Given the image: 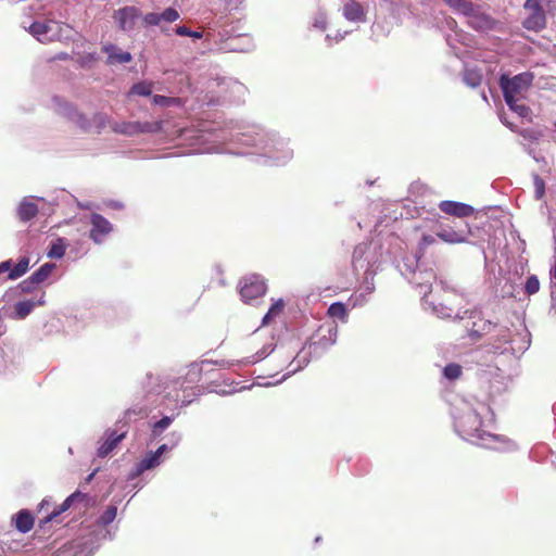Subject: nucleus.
Returning <instances> with one entry per match:
<instances>
[{
  "mask_svg": "<svg viewBox=\"0 0 556 556\" xmlns=\"http://www.w3.org/2000/svg\"><path fill=\"white\" fill-rule=\"evenodd\" d=\"M93 476H94V472L90 473V475L88 476V478H87V482H89V481L93 478Z\"/></svg>",
  "mask_w": 556,
  "mask_h": 556,
  "instance_id": "61",
  "label": "nucleus"
},
{
  "mask_svg": "<svg viewBox=\"0 0 556 556\" xmlns=\"http://www.w3.org/2000/svg\"><path fill=\"white\" fill-rule=\"evenodd\" d=\"M102 51L108 55L106 64L109 65L126 64L132 60V55L129 52L123 51L112 43L104 45Z\"/></svg>",
  "mask_w": 556,
  "mask_h": 556,
  "instance_id": "18",
  "label": "nucleus"
},
{
  "mask_svg": "<svg viewBox=\"0 0 556 556\" xmlns=\"http://www.w3.org/2000/svg\"><path fill=\"white\" fill-rule=\"evenodd\" d=\"M240 295L245 303L263 296L267 290L264 278L256 274L245 276L240 281Z\"/></svg>",
  "mask_w": 556,
  "mask_h": 556,
  "instance_id": "8",
  "label": "nucleus"
},
{
  "mask_svg": "<svg viewBox=\"0 0 556 556\" xmlns=\"http://www.w3.org/2000/svg\"><path fill=\"white\" fill-rule=\"evenodd\" d=\"M366 9L364 5L356 0H344L342 7L343 17L352 23H364L366 22Z\"/></svg>",
  "mask_w": 556,
  "mask_h": 556,
  "instance_id": "16",
  "label": "nucleus"
},
{
  "mask_svg": "<svg viewBox=\"0 0 556 556\" xmlns=\"http://www.w3.org/2000/svg\"><path fill=\"white\" fill-rule=\"evenodd\" d=\"M152 90H153L152 83L142 81V83L135 84L131 87L130 93L147 97L152 93Z\"/></svg>",
  "mask_w": 556,
  "mask_h": 556,
  "instance_id": "37",
  "label": "nucleus"
},
{
  "mask_svg": "<svg viewBox=\"0 0 556 556\" xmlns=\"http://www.w3.org/2000/svg\"><path fill=\"white\" fill-rule=\"evenodd\" d=\"M313 26L320 30L326 29L327 16L324 12H318L313 18Z\"/></svg>",
  "mask_w": 556,
  "mask_h": 556,
  "instance_id": "46",
  "label": "nucleus"
},
{
  "mask_svg": "<svg viewBox=\"0 0 556 556\" xmlns=\"http://www.w3.org/2000/svg\"><path fill=\"white\" fill-rule=\"evenodd\" d=\"M453 418L457 433L473 444L497 451L515 448V443L507 438L484 429L492 421V412L482 402L462 400L454 407Z\"/></svg>",
  "mask_w": 556,
  "mask_h": 556,
  "instance_id": "1",
  "label": "nucleus"
},
{
  "mask_svg": "<svg viewBox=\"0 0 556 556\" xmlns=\"http://www.w3.org/2000/svg\"><path fill=\"white\" fill-rule=\"evenodd\" d=\"M118 425L119 422L116 424L117 429H108L99 441L97 451L99 457H106L125 438L127 433L125 425L123 424L121 427Z\"/></svg>",
  "mask_w": 556,
  "mask_h": 556,
  "instance_id": "10",
  "label": "nucleus"
},
{
  "mask_svg": "<svg viewBox=\"0 0 556 556\" xmlns=\"http://www.w3.org/2000/svg\"><path fill=\"white\" fill-rule=\"evenodd\" d=\"M87 501V494L79 491L71 494L61 505L55 507L52 511L48 513L39 520V527L45 528L47 523L59 522L60 515L70 509L75 503H83Z\"/></svg>",
  "mask_w": 556,
  "mask_h": 556,
  "instance_id": "12",
  "label": "nucleus"
},
{
  "mask_svg": "<svg viewBox=\"0 0 556 556\" xmlns=\"http://www.w3.org/2000/svg\"><path fill=\"white\" fill-rule=\"evenodd\" d=\"M365 301H366V299H365V296H364V293H363V292H361L358 295H356V296H355L354 305H356V304H361V303H363V302H365Z\"/></svg>",
  "mask_w": 556,
  "mask_h": 556,
  "instance_id": "58",
  "label": "nucleus"
},
{
  "mask_svg": "<svg viewBox=\"0 0 556 556\" xmlns=\"http://www.w3.org/2000/svg\"><path fill=\"white\" fill-rule=\"evenodd\" d=\"M175 31L179 36H189V37H192V38H195V39H201L202 38V33L190 30L186 26H178L175 29Z\"/></svg>",
  "mask_w": 556,
  "mask_h": 556,
  "instance_id": "47",
  "label": "nucleus"
},
{
  "mask_svg": "<svg viewBox=\"0 0 556 556\" xmlns=\"http://www.w3.org/2000/svg\"><path fill=\"white\" fill-rule=\"evenodd\" d=\"M439 208L445 214L457 217H467L473 213L472 206L455 201H442Z\"/></svg>",
  "mask_w": 556,
  "mask_h": 556,
  "instance_id": "21",
  "label": "nucleus"
},
{
  "mask_svg": "<svg viewBox=\"0 0 556 556\" xmlns=\"http://www.w3.org/2000/svg\"><path fill=\"white\" fill-rule=\"evenodd\" d=\"M285 307L282 300H278L271 304L266 315L263 317V325H268L276 316H278Z\"/></svg>",
  "mask_w": 556,
  "mask_h": 556,
  "instance_id": "32",
  "label": "nucleus"
},
{
  "mask_svg": "<svg viewBox=\"0 0 556 556\" xmlns=\"http://www.w3.org/2000/svg\"><path fill=\"white\" fill-rule=\"evenodd\" d=\"M443 375L448 380H455L462 375V367L457 364H448L443 368Z\"/></svg>",
  "mask_w": 556,
  "mask_h": 556,
  "instance_id": "39",
  "label": "nucleus"
},
{
  "mask_svg": "<svg viewBox=\"0 0 556 556\" xmlns=\"http://www.w3.org/2000/svg\"><path fill=\"white\" fill-rule=\"evenodd\" d=\"M346 34H348V31H344V33L337 31L334 36L328 34L326 36V40L329 42V45H331L332 41L339 42L340 40H342L345 37Z\"/></svg>",
  "mask_w": 556,
  "mask_h": 556,
  "instance_id": "52",
  "label": "nucleus"
},
{
  "mask_svg": "<svg viewBox=\"0 0 556 556\" xmlns=\"http://www.w3.org/2000/svg\"><path fill=\"white\" fill-rule=\"evenodd\" d=\"M90 238L96 243H101L104 237L112 231V224L99 214H92L91 219Z\"/></svg>",
  "mask_w": 556,
  "mask_h": 556,
  "instance_id": "15",
  "label": "nucleus"
},
{
  "mask_svg": "<svg viewBox=\"0 0 556 556\" xmlns=\"http://www.w3.org/2000/svg\"><path fill=\"white\" fill-rule=\"evenodd\" d=\"M173 435H175V439H176L174 444L178 443L180 440V434L173 433Z\"/></svg>",
  "mask_w": 556,
  "mask_h": 556,
  "instance_id": "60",
  "label": "nucleus"
},
{
  "mask_svg": "<svg viewBox=\"0 0 556 556\" xmlns=\"http://www.w3.org/2000/svg\"><path fill=\"white\" fill-rule=\"evenodd\" d=\"M525 9L530 11L529 16L523 21V26L529 30H541L545 26V14L539 5L538 0H527Z\"/></svg>",
  "mask_w": 556,
  "mask_h": 556,
  "instance_id": "13",
  "label": "nucleus"
},
{
  "mask_svg": "<svg viewBox=\"0 0 556 556\" xmlns=\"http://www.w3.org/2000/svg\"><path fill=\"white\" fill-rule=\"evenodd\" d=\"M116 515H117V508L116 506H109L104 511L103 514L100 516L99 518V523L101 526H108L110 525L111 522L114 521V519L116 518Z\"/></svg>",
  "mask_w": 556,
  "mask_h": 556,
  "instance_id": "38",
  "label": "nucleus"
},
{
  "mask_svg": "<svg viewBox=\"0 0 556 556\" xmlns=\"http://www.w3.org/2000/svg\"><path fill=\"white\" fill-rule=\"evenodd\" d=\"M12 521L14 522L15 528L22 533L29 532L34 527V517L27 509L20 510L12 518Z\"/></svg>",
  "mask_w": 556,
  "mask_h": 556,
  "instance_id": "23",
  "label": "nucleus"
},
{
  "mask_svg": "<svg viewBox=\"0 0 556 556\" xmlns=\"http://www.w3.org/2000/svg\"><path fill=\"white\" fill-rule=\"evenodd\" d=\"M549 275L552 279H556V255L554 256V264L551 267Z\"/></svg>",
  "mask_w": 556,
  "mask_h": 556,
  "instance_id": "57",
  "label": "nucleus"
},
{
  "mask_svg": "<svg viewBox=\"0 0 556 556\" xmlns=\"http://www.w3.org/2000/svg\"><path fill=\"white\" fill-rule=\"evenodd\" d=\"M364 275H365L364 291L366 292V294H370L375 290V287H374V283H372V277L375 275V271H370V273L364 274Z\"/></svg>",
  "mask_w": 556,
  "mask_h": 556,
  "instance_id": "49",
  "label": "nucleus"
},
{
  "mask_svg": "<svg viewBox=\"0 0 556 556\" xmlns=\"http://www.w3.org/2000/svg\"><path fill=\"white\" fill-rule=\"evenodd\" d=\"M65 251L66 245L64 243V240L56 239L55 241L52 242L47 255L51 258H61L64 256Z\"/></svg>",
  "mask_w": 556,
  "mask_h": 556,
  "instance_id": "31",
  "label": "nucleus"
},
{
  "mask_svg": "<svg viewBox=\"0 0 556 556\" xmlns=\"http://www.w3.org/2000/svg\"><path fill=\"white\" fill-rule=\"evenodd\" d=\"M533 184H534V193L536 199H541L544 195L545 192V184L544 180L539 176H533Z\"/></svg>",
  "mask_w": 556,
  "mask_h": 556,
  "instance_id": "45",
  "label": "nucleus"
},
{
  "mask_svg": "<svg viewBox=\"0 0 556 556\" xmlns=\"http://www.w3.org/2000/svg\"><path fill=\"white\" fill-rule=\"evenodd\" d=\"M437 280V276L432 269H418L414 271L412 282L420 288V292H422V301L426 309H430L432 313H434L438 317L441 318H450L455 317L457 319H465V318H475L476 312L465 309L462 311L459 308L455 309L452 306V302L454 299L457 298L456 294L452 292L445 291V286L443 281H440V283L437 286L441 288L442 291H444L445 296L443 298V302H438L435 299H430V292L432 282Z\"/></svg>",
  "mask_w": 556,
  "mask_h": 556,
  "instance_id": "2",
  "label": "nucleus"
},
{
  "mask_svg": "<svg viewBox=\"0 0 556 556\" xmlns=\"http://www.w3.org/2000/svg\"><path fill=\"white\" fill-rule=\"evenodd\" d=\"M210 362L208 361H203L201 364H191L189 366V369H188V372H187V378L190 382H195L200 379L201 377V374H202V367L204 365H208Z\"/></svg>",
  "mask_w": 556,
  "mask_h": 556,
  "instance_id": "36",
  "label": "nucleus"
},
{
  "mask_svg": "<svg viewBox=\"0 0 556 556\" xmlns=\"http://www.w3.org/2000/svg\"><path fill=\"white\" fill-rule=\"evenodd\" d=\"M113 130L126 136H135L142 132H157L161 130L160 122H122L115 123Z\"/></svg>",
  "mask_w": 556,
  "mask_h": 556,
  "instance_id": "11",
  "label": "nucleus"
},
{
  "mask_svg": "<svg viewBox=\"0 0 556 556\" xmlns=\"http://www.w3.org/2000/svg\"><path fill=\"white\" fill-rule=\"evenodd\" d=\"M173 422V417L165 416L152 426V435L157 438L161 435Z\"/></svg>",
  "mask_w": 556,
  "mask_h": 556,
  "instance_id": "35",
  "label": "nucleus"
},
{
  "mask_svg": "<svg viewBox=\"0 0 556 556\" xmlns=\"http://www.w3.org/2000/svg\"><path fill=\"white\" fill-rule=\"evenodd\" d=\"M540 290V281L535 275L527 278L525 283V291L528 295L535 294Z\"/></svg>",
  "mask_w": 556,
  "mask_h": 556,
  "instance_id": "40",
  "label": "nucleus"
},
{
  "mask_svg": "<svg viewBox=\"0 0 556 556\" xmlns=\"http://www.w3.org/2000/svg\"><path fill=\"white\" fill-rule=\"evenodd\" d=\"M378 242L361 243L353 253V266L355 270H364V274L375 271V266L380 262L381 254Z\"/></svg>",
  "mask_w": 556,
  "mask_h": 556,
  "instance_id": "6",
  "label": "nucleus"
},
{
  "mask_svg": "<svg viewBox=\"0 0 556 556\" xmlns=\"http://www.w3.org/2000/svg\"><path fill=\"white\" fill-rule=\"evenodd\" d=\"M434 241H435V239H434L433 236H431V235H424L422 238H421V242L420 243H421L422 247H428V245L434 243Z\"/></svg>",
  "mask_w": 556,
  "mask_h": 556,
  "instance_id": "53",
  "label": "nucleus"
},
{
  "mask_svg": "<svg viewBox=\"0 0 556 556\" xmlns=\"http://www.w3.org/2000/svg\"><path fill=\"white\" fill-rule=\"evenodd\" d=\"M51 505V500L50 498H43L41 501V503L39 504V509L38 511L39 513H42L47 507H49Z\"/></svg>",
  "mask_w": 556,
  "mask_h": 556,
  "instance_id": "56",
  "label": "nucleus"
},
{
  "mask_svg": "<svg viewBox=\"0 0 556 556\" xmlns=\"http://www.w3.org/2000/svg\"><path fill=\"white\" fill-rule=\"evenodd\" d=\"M328 314L331 316V317H337V318H345L346 316V308H345V305L340 303V302H337V303H333L329 306L328 308Z\"/></svg>",
  "mask_w": 556,
  "mask_h": 556,
  "instance_id": "41",
  "label": "nucleus"
},
{
  "mask_svg": "<svg viewBox=\"0 0 556 556\" xmlns=\"http://www.w3.org/2000/svg\"><path fill=\"white\" fill-rule=\"evenodd\" d=\"M497 326L492 324L490 320L480 319L479 323L475 321L470 329L472 334L482 336L484 333H490L493 329H496Z\"/></svg>",
  "mask_w": 556,
  "mask_h": 556,
  "instance_id": "30",
  "label": "nucleus"
},
{
  "mask_svg": "<svg viewBox=\"0 0 556 556\" xmlns=\"http://www.w3.org/2000/svg\"><path fill=\"white\" fill-rule=\"evenodd\" d=\"M160 14L161 13H154V12L148 13V14L144 15L143 21L148 25L157 26L162 22V18L160 17Z\"/></svg>",
  "mask_w": 556,
  "mask_h": 556,
  "instance_id": "48",
  "label": "nucleus"
},
{
  "mask_svg": "<svg viewBox=\"0 0 556 556\" xmlns=\"http://www.w3.org/2000/svg\"><path fill=\"white\" fill-rule=\"evenodd\" d=\"M37 213V204L28 198H24L17 206V216L22 222L30 220Z\"/></svg>",
  "mask_w": 556,
  "mask_h": 556,
  "instance_id": "24",
  "label": "nucleus"
},
{
  "mask_svg": "<svg viewBox=\"0 0 556 556\" xmlns=\"http://www.w3.org/2000/svg\"><path fill=\"white\" fill-rule=\"evenodd\" d=\"M153 103L156 104V105H161V106H170V105L178 104L179 103V99L178 98H173V97H165V96L155 94L153 97Z\"/></svg>",
  "mask_w": 556,
  "mask_h": 556,
  "instance_id": "42",
  "label": "nucleus"
},
{
  "mask_svg": "<svg viewBox=\"0 0 556 556\" xmlns=\"http://www.w3.org/2000/svg\"><path fill=\"white\" fill-rule=\"evenodd\" d=\"M451 10L457 14L466 16L471 14L475 9V4L471 0H442Z\"/></svg>",
  "mask_w": 556,
  "mask_h": 556,
  "instance_id": "25",
  "label": "nucleus"
},
{
  "mask_svg": "<svg viewBox=\"0 0 556 556\" xmlns=\"http://www.w3.org/2000/svg\"><path fill=\"white\" fill-rule=\"evenodd\" d=\"M522 136H523V137H528V132H527V131H523V132H522Z\"/></svg>",
  "mask_w": 556,
  "mask_h": 556,
  "instance_id": "64",
  "label": "nucleus"
},
{
  "mask_svg": "<svg viewBox=\"0 0 556 556\" xmlns=\"http://www.w3.org/2000/svg\"><path fill=\"white\" fill-rule=\"evenodd\" d=\"M509 109L520 117H528L530 109L522 102V99H514V102L506 103Z\"/></svg>",
  "mask_w": 556,
  "mask_h": 556,
  "instance_id": "34",
  "label": "nucleus"
},
{
  "mask_svg": "<svg viewBox=\"0 0 556 556\" xmlns=\"http://www.w3.org/2000/svg\"><path fill=\"white\" fill-rule=\"evenodd\" d=\"M35 285L36 283L34 281H31V278L28 277V279L22 281L18 287L23 293H29L33 291V288Z\"/></svg>",
  "mask_w": 556,
  "mask_h": 556,
  "instance_id": "51",
  "label": "nucleus"
},
{
  "mask_svg": "<svg viewBox=\"0 0 556 556\" xmlns=\"http://www.w3.org/2000/svg\"><path fill=\"white\" fill-rule=\"evenodd\" d=\"M160 17L162 18V22L173 23L177 21L180 15L176 9L167 8L160 14Z\"/></svg>",
  "mask_w": 556,
  "mask_h": 556,
  "instance_id": "43",
  "label": "nucleus"
},
{
  "mask_svg": "<svg viewBox=\"0 0 556 556\" xmlns=\"http://www.w3.org/2000/svg\"><path fill=\"white\" fill-rule=\"evenodd\" d=\"M55 264L53 263H46L41 265L35 273H33L29 277L31 278V281H34L36 285L42 283L48 279V277L52 274V271L55 269Z\"/></svg>",
  "mask_w": 556,
  "mask_h": 556,
  "instance_id": "26",
  "label": "nucleus"
},
{
  "mask_svg": "<svg viewBox=\"0 0 556 556\" xmlns=\"http://www.w3.org/2000/svg\"><path fill=\"white\" fill-rule=\"evenodd\" d=\"M533 75L525 72L508 78L505 75L501 77L500 85L503 90L506 103L514 102V99H523L526 92L531 86Z\"/></svg>",
  "mask_w": 556,
  "mask_h": 556,
  "instance_id": "5",
  "label": "nucleus"
},
{
  "mask_svg": "<svg viewBox=\"0 0 556 556\" xmlns=\"http://www.w3.org/2000/svg\"><path fill=\"white\" fill-rule=\"evenodd\" d=\"M61 25L58 22H34L28 31L40 42L47 43L60 39Z\"/></svg>",
  "mask_w": 556,
  "mask_h": 556,
  "instance_id": "9",
  "label": "nucleus"
},
{
  "mask_svg": "<svg viewBox=\"0 0 556 556\" xmlns=\"http://www.w3.org/2000/svg\"><path fill=\"white\" fill-rule=\"evenodd\" d=\"M169 448H170V447H169L168 445H166V444H162V445H161V446H159V448H157L155 452H153V453H154L155 455H157V457H159V458H162V455H163L165 452L169 451Z\"/></svg>",
  "mask_w": 556,
  "mask_h": 556,
  "instance_id": "55",
  "label": "nucleus"
},
{
  "mask_svg": "<svg viewBox=\"0 0 556 556\" xmlns=\"http://www.w3.org/2000/svg\"><path fill=\"white\" fill-rule=\"evenodd\" d=\"M29 268V258L27 256H23L18 263L10 270L9 279L15 280L22 277Z\"/></svg>",
  "mask_w": 556,
  "mask_h": 556,
  "instance_id": "29",
  "label": "nucleus"
},
{
  "mask_svg": "<svg viewBox=\"0 0 556 556\" xmlns=\"http://www.w3.org/2000/svg\"><path fill=\"white\" fill-rule=\"evenodd\" d=\"M273 346L271 344H268V345H265L262 351L257 352L254 356H252L251 358H249L247 361L248 364H254V363H257L260 362L261 359H263L264 357H266L268 354H270L273 352Z\"/></svg>",
  "mask_w": 556,
  "mask_h": 556,
  "instance_id": "44",
  "label": "nucleus"
},
{
  "mask_svg": "<svg viewBox=\"0 0 556 556\" xmlns=\"http://www.w3.org/2000/svg\"><path fill=\"white\" fill-rule=\"evenodd\" d=\"M138 16V10L134 7H125L114 14V20L123 30H129L134 27Z\"/></svg>",
  "mask_w": 556,
  "mask_h": 556,
  "instance_id": "20",
  "label": "nucleus"
},
{
  "mask_svg": "<svg viewBox=\"0 0 556 556\" xmlns=\"http://www.w3.org/2000/svg\"><path fill=\"white\" fill-rule=\"evenodd\" d=\"M11 266H12L11 260L0 263V274H3L5 271L10 273V270L12 269Z\"/></svg>",
  "mask_w": 556,
  "mask_h": 556,
  "instance_id": "54",
  "label": "nucleus"
},
{
  "mask_svg": "<svg viewBox=\"0 0 556 556\" xmlns=\"http://www.w3.org/2000/svg\"><path fill=\"white\" fill-rule=\"evenodd\" d=\"M448 25L451 26L453 33L446 36L447 43L453 49H455L454 41H462L463 45L468 46L469 43L467 41L469 40V38L462 30L456 29V22L452 20L451 22H448Z\"/></svg>",
  "mask_w": 556,
  "mask_h": 556,
  "instance_id": "27",
  "label": "nucleus"
},
{
  "mask_svg": "<svg viewBox=\"0 0 556 556\" xmlns=\"http://www.w3.org/2000/svg\"><path fill=\"white\" fill-rule=\"evenodd\" d=\"M523 332H525V337L528 338L529 337V332L526 329L523 330Z\"/></svg>",
  "mask_w": 556,
  "mask_h": 556,
  "instance_id": "62",
  "label": "nucleus"
},
{
  "mask_svg": "<svg viewBox=\"0 0 556 556\" xmlns=\"http://www.w3.org/2000/svg\"><path fill=\"white\" fill-rule=\"evenodd\" d=\"M294 363H298V365L295 367H293L289 374L291 372H295L296 370H299L300 368H302L303 366H305L307 363H308V359L306 358L305 355H298L296 358L290 364V365H293Z\"/></svg>",
  "mask_w": 556,
  "mask_h": 556,
  "instance_id": "50",
  "label": "nucleus"
},
{
  "mask_svg": "<svg viewBox=\"0 0 556 556\" xmlns=\"http://www.w3.org/2000/svg\"><path fill=\"white\" fill-rule=\"evenodd\" d=\"M202 92L204 93L203 103L218 105L226 102H240L247 93V88L232 78H212L206 81Z\"/></svg>",
  "mask_w": 556,
  "mask_h": 556,
  "instance_id": "4",
  "label": "nucleus"
},
{
  "mask_svg": "<svg viewBox=\"0 0 556 556\" xmlns=\"http://www.w3.org/2000/svg\"><path fill=\"white\" fill-rule=\"evenodd\" d=\"M338 337V325L336 321H326L318 327L315 333L311 337L308 348L315 356L321 355L326 350L333 345Z\"/></svg>",
  "mask_w": 556,
  "mask_h": 556,
  "instance_id": "7",
  "label": "nucleus"
},
{
  "mask_svg": "<svg viewBox=\"0 0 556 556\" xmlns=\"http://www.w3.org/2000/svg\"><path fill=\"white\" fill-rule=\"evenodd\" d=\"M162 464V458H159L153 452H149L128 475L129 480H135L144 471L153 469Z\"/></svg>",
  "mask_w": 556,
  "mask_h": 556,
  "instance_id": "17",
  "label": "nucleus"
},
{
  "mask_svg": "<svg viewBox=\"0 0 556 556\" xmlns=\"http://www.w3.org/2000/svg\"><path fill=\"white\" fill-rule=\"evenodd\" d=\"M468 24L476 30L488 31L494 28L495 21L483 11L479 4H475L473 12L466 15Z\"/></svg>",
  "mask_w": 556,
  "mask_h": 556,
  "instance_id": "14",
  "label": "nucleus"
},
{
  "mask_svg": "<svg viewBox=\"0 0 556 556\" xmlns=\"http://www.w3.org/2000/svg\"><path fill=\"white\" fill-rule=\"evenodd\" d=\"M529 344H530V341H529V339H528V340H526V341H525V345H523V346H520V348H518V349H519V350H521V349H527V348L529 346Z\"/></svg>",
  "mask_w": 556,
  "mask_h": 556,
  "instance_id": "59",
  "label": "nucleus"
},
{
  "mask_svg": "<svg viewBox=\"0 0 556 556\" xmlns=\"http://www.w3.org/2000/svg\"><path fill=\"white\" fill-rule=\"evenodd\" d=\"M496 343H495V349L496 350H501L503 349V346L506 344V343H513L514 340L511 339V336H510V330L507 329V328H504V327H500L497 329V334H496Z\"/></svg>",
  "mask_w": 556,
  "mask_h": 556,
  "instance_id": "33",
  "label": "nucleus"
},
{
  "mask_svg": "<svg viewBox=\"0 0 556 556\" xmlns=\"http://www.w3.org/2000/svg\"><path fill=\"white\" fill-rule=\"evenodd\" d=\"M464 81L467 86L476 88L482 81V74L476 68L466 67L464 71Z\"/></svg>",
  "mask_w": 556,
  "mask_h": 556,
  "instance_id": "28",
  "label": "nucleus"
},
{
  "mask_svg": "<svg viewBox=\"0 0 556 556\" xmlns=\"http://www.w3.org/2000/svg\"><path fill=\"white\" fill-rule=\"evenodd\" d=\"M45 292H41L40 296L36 300H24L18 301L14 305V315L15 319H24L26 318L36 306L45 305Z\"/></svg>",
  "mask_w": 556,
  "mask_h": 556,
  "instance_id": "19",
  "label": "nucleus"
},
{
  "mask_svg": "<svg viewBox=\"0 0 556 556\" xmlns=\"http://www.w3.org/2000/svg\"><path fill=\"white\" fill-rule=\"evenodd\" d=\"M2 553H3V548H2V545L0 544V556H2Z\"/></svg>",
  "mask_w": 556,
  "mask_h": 556,
  "instance_id": "63",
  "label": "nucleus"
},
{
  "mask_svg": "<svg viewBox=\"0 0 556 556\" xmlns=\"http://www.w3.org/2000/svg\"><path fill=\"white\" fill-rule=\"evenodd\" d=\"M437 236L446 243H463L467 241V230H455L452 227H442L437 232Z\"/></svg>",
  "mask_w": 556,
  "mask_h": 556,
  "instance_id": "22",
  "label": "nucleus"
},
{
  "mask_svg": "<svg viewBox=\"0 0 556 556\" xmlns=\"http://www.w3.org/2000/svg\"><path fill=\"white\" fill-rule=\"evenodd\" d=\"M230 140L258 148L270 165H285L293 157V150L289 148L288 141L275 134H264L253 129L237 132Z\"/></svg>",
  "mask_w": 556,
  "mask_h": 556,
  "instance_id": "3",
  "label": "nucleus"
}]
</instances>
